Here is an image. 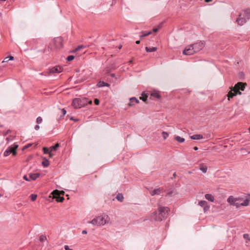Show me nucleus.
<instances>
[{"label": "nucleus", "instance_id": "2f4dec72", "mask_svg": "<svg viewBox=\"0 0 250 250\" xmlns=\"http://www.w3.org/2000/svg\"><path fill=\"white\" fill-rule=\"evenodd\" d=\"M37 195L36 194H32L31 195H30V197H31V200L32 201H34L36 200V198H37Z\"/></svg>", "mask_w": 250, "mask_h": 250}, {"label": "nucleus", "instance_id": "e2e57ef3", "mask_svg": "<svg viewBox=\"0 0 250 250\" xmlns=\"http://www.w3.org/2000/svg\"><path fill=\"white\" fill-rule=\"evenodd\" d=\"M62 194H63V193H64V191H62Z\"/></svg>", "mask_w": 250, "mask_h": 250}, {"label": "nucleus", "instance_id": "37998d69", "mask_svg": "<svg viewBox=\"0 0 250 250\" xmlns=\"http://www.w3.org/2000/svg\"><path fill=\"white\" fill-rule=\"evenodd\" d=\"M64 249L65 250H72V249H70L68 246L65 245L64 246Z\"/></svg>", "mask_w": 250, "mask_h": 250}, {"label": "nucleus", "instance_id": "72a5a7b5", "mask_svg": "<svg viewBox=\"0 0 250 250\" xmlns=\"http://www.w3.org/2000/svg\"><path fill=\"white\" fill-rule=\"evenodd\" d=\"M13 139H14L13 136H10V137H7L6 138V140L7 141V143H9V142L13 141Z\"/></svg>", "mask_w": 250, "mask_h": 250}, {"label": "nucleus", "instance_id": "f257e3e1", "mask_svg": "<svg viewBox=\"0 0 250 250\" xmlns=\"http://www.w3.org/2000/svg\"><path fill=\"white\" fill-rule=\"evenodd\" d=\"M169 209L167 207H160L157 212H154L150 215V219L152 220L161 221L166 217Z\"/></svg>", "mask_w": 250, "mask_h": 250}, {"label": "nucleus", "instance_id": "0eeeda50", "mask_svg": "<svg viewBox=\"0 0 250 250\" xmlns=\"http://www.w3.org/2000/svg\"><path fill=\"white\" fill-rule=\"evenodd\" d=\"M243 198H240V200L238 201H236V203H235V205L237 208L241 206H247L250 202V200L248 199H245L243 201H242Z\"/></svg>", "mask_w": 250, "mask_h": 250}, {"label": "nucleus", "instance_id": "0e129e2a", "mask_svg": "<svg viewBox=\"0 0 250 250\" xmlns=\"http://www.w3.org/2000/svg\"><path fill=\"white\" fill-rule=\"evenodd\" d=\"M0 126H1H1H2V125H0Z\"/></svg>", "mask_w": 250, "mask_h": 250}, {"label": "nucleus", "instance_id": "5701e85b", "mask_svg": "<svg viewBox=\"0 0 250 250\" xmlns=\"http://www.w3.org/2000/svg\"><path fill=\"white\" fill-rule=\"evenodd\" d=\"M116 198L120 202H122L123 201V199H124V196L121 193H118L116 197Z\"/></svg>", "mask_w": 250, "mask_h": 250}, {"label": "nucleus", "instance_id": "39448f33", "mask_svg": "<svg viewBox=\"0 0 250 250\" xmlns=\"http://www.w3.org/2000/svg\"><path fill=\"white\" fill-rule=\"evenodd\" d=\"M88 103L86 99L76 98L72 102V105L75 108H80L87 105Z\"/></svg>", "mask_w": 250, "mask_h": 250}, {"label": "nucleus", "instance_id": "4468645a", "mask_svg": "<svg viewBox=\"0 0 250 250\" xmlns=\"http://www.w3.org/2000/svg\"><path fill=\"white\" fill-rule=\"evenodd\" d=\"M161 193V190L160 188H157L150 191V194L152 196H154L155 195H160Z\"/></svg>", "mask_w": 250, "mask_h": 250}, {"label": "nucleus", "instance_id": "423d86ee", "mask_svg": "<svg viewBox=\"0 0 250 250\" xmlns=\"http://www.w3.org/2000/svg\"><path fill=\"white\" fill-rule=\"evenodd\" d=\"M18 145L14 144L12 146H10L4 152V156L5 157L8 156L10 153H12L13 155L16 154V149L18 148Z\"/></svg>", "mask_w": 250, "mask_h": 250}, {"label": "nucleus", "instance_id": "13d9d810", "mask_svg": "<svg viewBox=\"0 0 250 250\" xmlns=\"http://www.w3.org/2000/svg\"><path fill=\"white\" fill-rule=\"evenodd\" d=\"M170 194H171V193H170V192H169V193H168L167 194V195H169V196H170Z\"/></svg>", "mask_w": 250, "mask_h": 250}, {"label": "nucleus", "instance_id": "c85d7f7f", "mask_svg": "<svg viewBox=\"0 0 250 250\" xmlns=\"http://www.w3.org/2000/svg\"><path fill=\"white\" fill-rule=\"evenodd\" d=\"M46 240V237L45 235H41L40 237V241L41 242H44V241H45Z\"/></svg>", "mask_w": 250, "mask_h": 250}, {"label": "nucleus", "instance_id": "69168bd1", "mask_svg": "<svg viewBox=\"0 0 250 250\" xmlns=\"http://www.w3.org/2000/svg\"><path fill=\"white\" fill-rule=\"evenodd\" d=\"M1 196V194H0V197Z\"/></svg>", "mask_w": 250, "mask_h": 250}, {"label": "nucleus", "instance_id": "393cba45", "mask_svg": "<svg viewBox=\"0 0 250 250\" xmlns=\"http://www.w3.org/2000/svg\"><path fill=\"white\" fill-rule=\"evenodd\" d=\"M175 139L179 143H183L185 141L184 138L181 137L180 136H177L175 137Z\"/></svg>", "mask_w": 250, "mask_h": 250}, {"label": "nucleus", "instance_id": "f704fd0d", "mask_svg": "<svg viewBox=\"0 0 250 250\" xmlns=\"http://www.w3.org/2000/svg\"><path fill=\"white\" fill-rule=\"evenodd\" d=\"M42 119L41 117L39 116L37 118L36 122L38 124H40L42 122Z\"/></svg>", "mask_w": 250, "mask_h": 250}, {"label": "nucleus", "instance_id": "f03ea898", "mask_svg": "<svg viewBox=\"0 0 250 250\" xmlns=\"http://www.w3.org/2000/svg\"><path fill=\"white\" fill-rule=\"evenodd\" d=\"M205 46L204 43L202 42H196L188 46L183 52L186 55H191L199 52Z\"/></svg>", "mask_w": 250, "mask_h": 250}, {"label": "nucleus", "instance_id": "412c9836", "mask_svg": "<svg viewBox=\"0 0 250 250\" xmlns=\"http://www.w3.org/2000/svg\"><path fill=\"white\" fill-rule=\"evenodd\" d=\"M200 169L203 172L206 173L207 171L208 168L204 164H201L200 165Z\"/></svg>", "mask_w": 250, "mask_h": 250}, {"label": "nucleus", "instance_id": "4c0bfd02", "mask_svg": "<svg viewBox=\"0 0 250 250\" xmlns=\"http://www.w3.org/2000/svg\"><path fill=\"white\" fill-rule=\"evenodd\" d=\"M83 45H79V46H78L75 50V52L76 51H79L81 49H82V48H83Z\"/></svg>", "mask_w": 250, "mask_h": 250}, {"label": "nucleus", "instance_id": "de8ad7c7", "mask_svg": "<svg viewBox=\"0 0 250 250\" xmlns=\"http://www.w3.org/2000/svg\"><path fill=\"white\" fill-rule=\"evenodd\" d=\"M246 150H247V151L249 153H250V146H248L247 147V148H246Z\"/></svg>", "mask_w": 250, "mask_h": 250}, {"label": "nucleus", "instance_id": "1a4fd4ad", "mask_svg": "<svg viewBox=\"0 0 250 250\" xmlns=\"http://www.w3.org/2000/svg\"><path fill=\"white\" fill-rule=\"evenodd\" d=\"M53 198H56L58 202H62L64 200L63 197H60V191L58 190H55L52 192Z\"/></svg>", "mask_w": 250, "mask_h": 250}, {"label": "nucleus", "instance_id": "6e6552de", "mask_svg": "<svg viewBox=\"0 0 250 250\" xmlns=\"http://www.w3.org/2000/svg\"><path fill=\"white\" fill-rule=\"evenodd\" d=\"M62 37H57L54 39L53 42L54 44L55 47L57 48H61L62 47Z\"/></svg>", "mask_w": 250, "mask_h": 250}, {"label": "nucleus", "instance_id": "c03bdc74", "mask_svg": "<svg viewBox=\"0 0 250 250\" xmlns=\"http://www.w3.org/2000/svg\"><path fill=\"white\" fill-rule=\"evenodd\" d=\"M9 61V60L8 58H7V57H6V58L4 59V60L2 61V62H8Z\"/></svg>", "mask_w": 250, "mask_h": 250}, {"label": "nucleus", "instance_id": "b1692460", "mask_svg": "<svg viewBox=\"0 0 250 250\" xmlns=\"http://www.w3.org/2000/svg\"><path fill=\"white\" fill-rule=\"evenodd\" d=\"M59 147V144H56L54 146H51L49 147L50 151H56Z\"/></svg>", "mask_w": 250, "mask_h": 250}, {"label": "nucleus", "instance_id": "20e7f679", "mask_svg": "<svg viewBox=\"0 0 250 250\" xmlns=\"http://www.w3.org/2000/svg\"><path fill=\"white\" fill-rule=\"evenodd\" d=\"M246 84L243 83H238L236 84L233 89V92L230 91L229 92L228 97V100H229L230 98H232L233 96L237 94V91L239 90L244 91L245 88Z\"/></svg>", "mask_w": 250, "mask_h": 250}, {"label": "nucleus", "instance_id": "ea45409f", "mask_svg": "<svg viewBox=\"0 0 250 250\" xmlns=\"http://www.w3.org/2000/svg\"><path fill=\"white\" fill-rule=\"evenodd\" d=\"M94 104L96 105H98L99 104V100L97 99H95L94 100Z\"/></svg>", "mask_w": 250, "mask_h": 250}, {"label": "nucleus", "instance_id": "a211bd4d", "mask_svg": "<svg viewBox=\"0 0 250 250\" xmlns=\"http://www.w3.org/2000/svg\"><path fill=\"white\" fill-rule=\"evenodd\" d=\"M139 102V101L138 99L135 97H133L130 99V103L128 104L130 106H132L134 104V103H138Z\"/></svg>", "mask_w": 250, "mask_h": 250}, {"label": "nucleus", "instance_id": "bb28decb", "mask_svg": "<svg viewBox=\"0 0 250 250\" xmlns=\"http://www.w3.org/2000/svg\"><path fill=\"white\" fill-rule=\"evenodd\" d=\"M152 33V31H149L148 32H142L141 35H140V38H142L143 37H145L146 36H148L149 35H150Z\"/></svg>", "mask_w": 250, "mask_h": 250}, {"label": "nucleus", "instance_id": "79ce46f5", "mask_svg": "<svg viewBox=\"0 0 250 250\" xmlns=\"http://www.w3.org/2000/svg\"><path fill=\"white\" fill-rule=\"evenodd\" d=\"M23 179H24L25 180L27 181H30V178H28L27 177V176H26V175H24V176H23Z\"/></svg>", "mask_w": 250, "mask_h": 250}, {"label": "nucleus", "instance_id": "2eb2a0df", "mask_svg": "<svg viewBox=\"0 0 250 250\" xmlns=\"http://www.w3.org/2000/svg\"><path fill=\"white\" fill-rule=\"evenodd\" d=\"M40 174L39 173H30L29 174V178L30 180H35L40 176Z\"/></svg>", "mask_w": 250, "mask_h": 250}, {"label": "nucleus", "instance_id": "8fccbe9b", "mask_svg": "<svg viewBox=\"0 0 250 250\" xmlns=\"http://www.w3.org/2000/svg\"><path fill=\"white\" fill-rule=\"evenodd\" d=\"M82 233L83 234H87V231L86 230H83L82 231Z\"/></svg>", "mask_w": 250, "mask_h": 250}, {"label": "nucleus", "instance_id": "338daca9", "mask_svg": "<svg viewBox=\"0 0 250 250\" xmlns=\"http://www.w3.org/2000/svg\"><path fill=\"white\" fill-rule=\"evenodd\" d=\"M249 219L250 220V218H249Z\"/></svg>", "mask_w": 250, "mask_h": 250}, {"label": "nucleus", "instance_id": "3c124183", "mask_svg": "<svg viewBox=\"0 0 250 250\" xmlns=\"http://www.w3.org/2000/svg\"><path fill=\"white\" fill-rule=\"evenodd\" d=\"M51 152H52V151H50V152H49V153H48V154H49V155L50 157H52V156H53V154L51 153Z\"/></svg>", "mask_w": 250, "mask_h": 250}, {"label": "nucleus", "instance_id": "473e14b6", "mask_svg": "<svg viewBox=\"0 0 250 250\" xmlns=\"http://www.w3.org/2000/svg\"><path fill=\"white\" fill-rule=\"evenodd\" d=\"M74 59V56L73 55H70V56H68L67 58H66V60L67 61H72L73 59Z\"/></svg>", "mask_w": 250, "mask_h": 250}, {"label": "nucleus", "instance_id": "aec40b11", "mask_svg": "<svg viewBox=\"0 0 250 250\" xmlns=\"http://www.w3.org/2000/svg\"><path fill=\"white\" fill-rule=\"evenodd\" d=\"M244 17L248 20L250 18V10L246 9L244 11Z\"/></svg>", "mask_w": 250, "mask_h": 250}, {"label": "nucleus", "instance_id": "58836bf2", "mask_svg": "<svg viewBox=\"0 0 250 250\" xmlns=\"http://www.w3.org/2000/svg\"><path fill=\"white\" fill-rule=\"evenodd\" d=\"M160 26H158V27L153 28L152 31H153V32H156L158 31V30L160 29Z\"/></svg>", "mask_w": 250, "mask_h": 250}, {"label": "nucleus", "instance_id": "7c9ffc66", "mask_svg": "<svg viewBox=\"0 0 250 250\" xmlns=\"http://www.w3.org/2000/svg\"><path fill=\"white\" fill-rule=\"evenodd\" d=\"M162 136L164 140L166 139L168 137V134L165 131L162 132Z\"/></svg>", "mask_w": 250, "mask_h": 250}, {"label": "nucleus", "instance_id": "cd10ccee", "mask_svg": "<svg viewBox=\"0 0 250 250\" xmlns=\"http://www.w3.org/2000/svg\"><path fill=\"white\" fill-rule=\"evenodd\" d=\"M42 165L44 167H47L49 165V162L47 159H45L42 162Z\"/></svg>", "mask_w": 250, "mask_h": 250}, {"label": "nucleus", "instance_id": "7ed1b4c3", "mask_svg": "<svg viewBox=\"0 0 250 250\" xmlns=\"http://www.w3.org/2000/svg\"><path fill=\"white\" fill-rule=\"evenodd\" d=\"M110 221L109 217L106 214L96 216L91 221H88V223L91 224L94 226H103Z\"/></svg>", "mask_w": 250, "mask_h": 250}, {"label": "nucleus", "instance_id": "a19ab883", "mask_svg": "<svg viewBox=\"0 0 250 250\" xmlns=\"http://www.w3.org/2000/svg\"><path fill=\"white\" fill-rule=\"evenodd\" d=\"M10 132H11L10 130H7L6 132L3 133V136H5L6 135H7Z\"/></svg>", "mask_w": 250, "mask_h": 250}, {"label": "nucleus", "instance_id": "a18cd8bd", "mask_svg": "<svg viewBox=\"0 0 250 250\" xmlns=\"http://www.w3.org/2000/svg\"><path fill=\"white\" fill-rule=\"evenodd\" d=\"M40 129V126L38 125H36L35 126V129L36 130H38Z\"/></svg>", "mask_w": 250, "mask_h": 250}, {"label": "nucleus", "instance_id": "6e6d98bb", "mask_svg": "<svg viewBox=\"0 0 250 250\" xmlns=\"http://www.w3.org/2000/svg\"><path fill=\"white\" fill-rule=\"evenodd\" d=\"M140 41H137L136 42V44H139V43H140Z\"/></svg>", "mask_w": 250, "mask_h": 250}, {"label": "nucleus", "instance_id": "5fc2aeb1", "mask_svg": "<svg viewBox=\"0 0 250 250\" xmlns=\"http://www.w3.org/2000/svg\"><path fill=\"white\" fill-rule=\"evenodd\" d=\"M193 149L195 150H198V147L197 146H195L194 147Z\"/></svg>", "mask_w": 250, "mask_h": 250}, {"label": "nucleus", "instance_id": "f8f14e48", "mask_svg": "<svg viewBox=\"0 0 250 250\" xmlns=\"http://www.w3.org/2000/svg\"><path fill=\"white\" fill-rule=\"evenodd\" d=\"M241 15H239V17L236 19V22L239 25H242L246 22L247 20L245 18H241Z\"/></svg>", "mask_w": 250, "mask_h": 250}, {"label": "nucleus", "instance_id": "f3484780", "mask_svg": "<svg viewBox=\"0 0 250 250\" xmlns=\"http://www.w3.org/2000/svg\"><path fill=\"white\" fill-rule=\"evenodd\" d=\"M109 84L107 83H104L103 81H100L97 84V86L99 87H102L103 86H109Z\"/></svg>", "mask_w": 250, "mask_h": 250}, {"label": "nucleus", "instance_id": "9b49d317", "mask_svg": "<svg viewBox=\"0 0 250 250\" xmlns=\"http://www.w3.org/2000/svg\"><path fill=\"white\" fill-rule=\"evenodd\" d=\"M240 200V198H234L232 196H230L227 199L228 202L231 205L234 206L235 203L236 201H238Z\"/></svg>", "mask_w": 250, "mask_h": 250}, {"label": "nucleus", "instance_id": "ddd939ff", "mask_svg": "<svg viewBox=\"0 0 250 250\" xmlns=\"http://www.w3.org/2000/svg\"><path fill=\"white\" fill-rule=\"evenodd\" d=\"M62 71V68L61 66H56L50 69L51 73H60Z\"/></svg>", "mask_w": 250, "mask_h": 250}, {"label": "nucleus", "instance_id": "dca6fc26", "mask_svg": "<svg viewBox=\"0 0 250 250\" xmlns=\"http://www.w3.org/2000/svg\"><path fill=\"white\" fill-rule=\"evenodd\" d=\"M190 137L192 140H200L203 138V136L201 134H194L191 136Z\"/></svg>", "mask_w": 250, "mask_h": 250}, {"label": "nucleus", "instance_id": "603ef678", "mask_svg": "<svg viewBox=\"0 0 250 250\" xmlns=\"http://www.w3.org/2000/svg\"><path fill=\"white\" fill-rule=\"evenodd\" d=\"M31 146V144H29V145H28L27 146H24V148H28V147H29V146Z\"/></svg>", "mask_w": 250, "mask_h": 250}, {"label": "nucleus", "instance_id": "680f3d73", "mask_svg": "<svg viewBox=\"0 0 250 250\" xmlns=\"http://www.w3.org/2000/svg\"><path fill=\"white\" fill-rule=\"evenodd\" d=\"M249 132H250V127H249Z\"/></svg>", "mask_w": 250, "mask_h": 250}, {"label": "nucleus", "instance_id": "9d476101", "mask_svg": "<svg viewBox=\"0 0 250 250\" xmlns=\"http://www.w3.org/2000/svg\"><path fill=\"white\" fill-rule=\"evenodd\" d=\"M198 205L203 208L205 212L208 210L210 208V206L208 205V203L206 201H201L199 202Z\"/></svg>", "mask_w": 250, "mask_h": 250}, {"label": "nucleus", "instance_id": "c9c22d12", "mask_svg": "<svg viewBox=\"0 0 250 250\" xmlns=\"http://www.w3.org/2000/svg\"><path fill=\"white\" fill-rule=\"evenodd\" d=\"M44 153L45 154H48L50 152L49 148H47L46 147H43V148Z\"/></svg>", "mask_w": 250, "mask_h": 250}, {"label": "nucleus", "instance_id": "6ab92c4d", "mask_svg": "<svg viewBox=\"0 0 250 250\" xmlns=\"http://www.w3.org/2000/svg\"><path fill=\"white\" fill-rule=\"evenodd\" d=\"M205 196V198L209 201L213 202L214 200V197L210 194H206Z\"/></svg>", "mask_w": 250, "mask_h": 250}, {"label": "nucleus", "instance_id": "bf43d9fd", "mask_svg": "<svg viewBox=\"0 0 250 250\" xmlns=\"http://www.w3.org/2000/svg\"><path fill=\"white\" fill-rule=\"evenodd\" d=\"M132 61H130L129 62V63H132Z\"/></svg>", "mask_w": 250, "mask_h": 250}, {"label": "nucleus", "instance_id": "a878e982", "mask_svg": "<svg viewBox=\"0 0 250 250\" xmlns=\"http://www.w3.org/2000/svg\"><path fill=\"white\" fill-rule=\"evenodd\" d=\"M151 95L155 98H157V99H159L161 97L159 93L156 91L153 92L151 93Z\"/></svg>", "mask_w": 250, "mask_h": 250}, {"label": "nucleus", "instance_id": "09e8293b", "mask_svg": "<svg viewBox=\"0 0 250 250\" xmlns=\"http://www.w3.org/2000/svg\"><path fill=\"white\" fill-rule=\"evenodd\" d=\"M7 58H8L9 61L10 60H13L14 59V57L13 56H8V57H7Z\"/></svg>", "mask_w": 250, "mask_h": 250}, {"label": "nucleus", "instance_id": "49530a36", "mask_svg": "<svg viewBox=\"0 0 250 250\" xmlns=\"http://www.w3.org/2000/svg\"><path fill=\"white\" fill-rule=\"evenodd\" d=\"M62 113L63 116H64V115H65V114L66 113V110L64 109H62Z\"/></svg>", "mask_w": 250, "mask_h": 250}, {"label": "nucleus", "instance_id": "c756f323", "mask_svg": "<svg viewBox=\"0 0 250 250\" xmlns=\"http://www.w3.org/2000/svg\"><path fill=\"white\" fill-rule=\"evenodd\" d=\"M147 97V96L143 93L142 96L140 98L141 100H142L143 101H146Z\"/></svg>", "mask_w": 250, "mask_h": 250}, {"label": "nucleus", "instance_id": "4d7b16f0", "mask_svg": "<svg viewBox=\"0 0 250 250\" xmlns=\"http://www.w3.org/2000/svg\"><path fill=\"white\" fill-rule=\"evenodd\" d=\"M212 0H206V1L207 2H209L210 1H211Z\"/></svg>", "mask_w": 250, "mask_h": 250}, {"label": "nucleus", "instance_id": "052dcab7", "mask_svg": "<svg viewBox=\"0 0 250 250\" xmlns=\"http://www.w3.org/2000/svg\"><path fill=\"white\" fill-rule=\"evenodd\" d=\"M89 103L90 104H91V103H92V101H90L89 102Z\"/></svg>", "mask_w": 250, "mask_h": 250}, {"label": "nucleus", "instance_id": "864d4df0", "mask_svg": "<svg viewBox=\"0 0 250 250\" xmlns=\"http://www.w3.org/2000/svg\"><path fill=\"white\" fill-rule=\"evenodd\" d=\"M240 90H239L238 91H237V94H241V92L240 91Z\"/></svg>", "mask_w": 250, "mask_h": 250}, {"label": "nucleus", "instance_id": "4be33fe9", "mask_svg": "<svg viewBox=\"0 0 250 250\" xmlns=\"http://www.w3.org/2000/svg\"><path fill=\"white\" fill-rule=\"evenodd\" d=\"M157 48L156 47H149V48L148 47H146V50L147 52H154L157 50Z\"/></svg>", "mask_w": 250, "mask_h": 250}, {"label": "nucleus", "instance_id": "e433bc0d", "mask_svg": "<svg viewBox=\"0 0 250 250\" xmlns=\"http://www.w3.org/2000/svg\"><path fill=\"white\" fill-rule=\"evenodd\" d=\"M243 238L244 239H247L250 240V238L249 237V235L248 234H247V233H245V234H243Z\"/></svg>", "mask_w": 250, "mask_h": 250}]
</instances>
